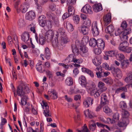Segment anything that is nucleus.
Instances as JSON below:
<instances>
[{
	"instance_id": "obj_1",
	"label": "nucleus",
	"mask_w": 132,
	"mask_h": 132,
	"mask_svg": "<svg viewBox=\"0 0 132 132\" xmlns=\"http://www.w3.org/2000/svg\"><path fill=\"white\" fill-rule=\"evenodd\" d=\"M64 34L63 29L62 28L59 29L57 31L56 30H50L46 32V36H47L48 38H49L50 40H52V39L54 36L55 37L57 38L58 36H60L61 37L64 36Z\"/></svg>"
},
{
	"instance_id": "obj_2",
	"label": "nucleus",
	"mask_w": 132,
	"mask_h": 132,
	"mask_svg": "<svg viewBox=\"0 0 132 132\" xmlns=\"http://www.w3.org/2000/svg\"><path fill=\"white\" fill-rule=\"evenodd\" d=\"M131 32V29L130 28L124 30L123 32H122L121 30L118 28L116 30L115 34L116 36L119 35L120 39L122 40L126 41L128 40V38L127 35Z\"/></svg>"
},
{
	"instance_id": "obj_3",
	"label": "nucleus",
	"mask_w": 132,
	"mask_h": 132,
	"mask_svg": "<svg viewBox=\"0 0 132 132\" xmlns=\"http://www.w3.org/2000/svg\"><path fill=\"white\" fill-rule=\"evenodd\" d=\"M29 92L28 87L24 85H19L17 88V94L20 97L26 95V93H28Z\"/></svg>"
},
{
	"instance_id": "obj_4",
	"label": "nucleus",
	"mask_w": 132,
	"mask_h": 132,
	"mask_svg": "<svg viewBox=\"0 0 132 132\" xmlns=\"http://www.w3.org/2000/svg\"><path fill=\"white\" fill-rule=\"evenodd\" d=\"M87 90L88 93L91 95H94L95 98L99 97L102 92L98 90H97L95 86L91 85H90L89 87H87Z\"/></svg>"
},
{
	"instance_id": "obj_5",
	"label": "nucleus",
	"mask_w": 132,
	"mask_h": 132,
	"mask_svg": "<svg viewBox=\"0 0 132 132\" xmlns=\"http://www.w3.org/2000/svg\"><path fill=\"white\" fill-rule=\"evenodd\" d=\"M91 27L93 35L94 36H98L99 33V30L97 27V21H94L93 22Z\"/></svg>"
},
{
	"instance_id": "obj_6",
	"label": "nucleus",
	"mask_w": 132,
	"mask_h": 132,
	"mask_svg": "<svg viewBox=\"0 0 132 132\" xmlns=\"http://www.w3.org/2000/svg\"><path fill=\"white\" fill-rule=\"evenodd\" d=\"M42 105L44 109L43 113L45 116L46 117H51L52 114L49 110V106L47 105V104L43 102Z\"/></svg>"
},
{
	"instance_id": "obj_7",
	"label": "nucleus",
	"mask_w": 132,
	"mask_h": 132,
	"mask_svg": "<svg viewBox=\"0 0 132 132\" xmlns=\"http://www.w3.org/2000/svg\"><path fill=\"white\" fill-rule=\"evenodd\" d=\"M35 37L37 42L41 45H43L46 42V38L42 34H40L38 37L37 34H35Z\"/></svg>"
},
{
	"instance_id": "obj_8",
	"label": "nucleus",
	"mask_w": 132,
	"mask_h": 132,
	"mask_svg": "<svg viewBox=\"0 0 132 132\" xmlns=\"http://www.w3.org/2000/svg\"><path fill=\"white\" fill-rule=\"evenodd\" d=\"M111 72L116 79H120L122 77L121 71L119 69H116L115 68H112L111 69Z\"/></svg>"
},
{
	"instance_id": "obj_9",
	"label": "nucleus",
	"mask_w": 132,
	"mask_h": 132,
	"mask_svg": "<svg viewBox=\"0 0 132 132\" xmlns=\"http://www.w3.org/2000/svg\"><path fill=\"white\" fill-rule=\"evenodd\" d=\"M103 19L104 26H107L110 23L111 21V13H109L104 15Z\"/></svg>"
},
{
	"instance_id": "obj_10",
	"label": "nucleus",
	"mask_w": 132,
	"mask_h": 132,
	"mask_svg": "<svg viewBox=\"0 0 132 132\" xmlns=\"http://www.w3.org/2000/svg\"><path fill=\"white\" fill-rule=\"evenodd\" d=\"M128 44V43L126 41L123 42L119 45V50L121 51L126 53Z\"/></svg>"
},
{
	"instance_id": "obj_11",
	"label": "nucleus",
	"mask_w": 132,
	"mask_h": 132,
	"mask_svg": "<svg viewBox=\"0 0 132 132\" xmlns=\"http://www.w3.org/2000/svg\"><path fill=\"white\" fill-rule=\"evenodd\" d=\"M35 18V13L32 11L27 12L26 14L25 18L26 20L31 21Z\"/></svg>"
},
{
	"instance_id": "obj_12",
	"label": "nucleus",
	"mask_w": 132,
	"mask_h": 132,
	"mask_svg": "<svg viewBox=\"0 0 132 132\" xmlns=\"http://www.w3.org/2000/svg\"><path fill=\"white\" fill-rule=\"evenodd\" d=\"M79 83L83 87H85L87 89V87H90V85H89L87 84L86 78L85 76H80L79 79Z\"/></svg>"
},
{
	"instance_id": "obj_13",
	"label": "nucleus",
	"mask_w": 132,
	"mask_h": 132,
	"mask_svg": "<svg viewBox=\"0 0 132 132\" xmlns=\"http://www.w3.org/2000/svg\"><path fill=\"white\" fill-rule=\"evenodd\" d=\"M47 15L49 18H51L53 20H54V23L55 26H59V20L57 18L55 19V16L51 12H47Z\"/></svg>"
},
{
	"instance_id": "obj_14",
	"label": "nucleus",
	"mask_w": 132,
	"mask_h": 132,
	"mask_svg": "<svg viewBox=\"0 0 132 132\" xmlns=\"http://www.w3.org/2000/svg\"><path fill=\"white\" fill-rule=\"evenodd\" d=\"M108 102V97L105 93H103L101 95V104L103 106L107 104Z\"/></svg>"
},
{
	"instance_id": "obj_15",
	"label": "nucleus",
	"mask_w": 132,
	"mask_h": 132,
	"mask_svg": "<svg viewBox=\"0 0 132 132\" xmlns=\"http://www.w3.org/2000/svg\"><path fill=\"white\" fill-rule=\"evenodd\" d=\"M80 54L83 57H86L88 56V54L87 53L88 50L87 48L85 45L80 46Z\"/></svg>"
},
{
	"instance_id": "obj_16",
	"label": "nucleus",
	"mask_w": 132,
	"mask_h": 132,
	"mask_svg": "<svg viewBox=\"0 0 132 132\" xmlns=\"http://www.w3.org/2000/svg\"><path fill=\"white\" fill-rule=\"evenodd\" d=\"M79 43L78 41L76 40L75 42V44H73L72 45V48L73 52L77 55L79 53L78 50V49Z\"/></svg>"
},
{
	"instance_id": "obj_17",
	"label": "nucleus",
	"mask_w": 132,
	"mask_h": 132,
	"mask_svg": "<svg viewBox=\"0 0 132 132\" xmlns=\"http://www.w3.org/2000/svg\"><path fill=\"white\" fill-rule=\"evenodd\" d=\"M57 38L55 37L54 39L52 41V45L54 47H57L58 49L61 50L62 48V46L59 44Z\"/></svg>"
},
{
	"instance_id": "obj_18",
	"label": "nucleus",
	"mask_w": 132,
	"mask_h": 132,
	"mask_svg": "<svg viewBox=\"0 0 132 132\" xmlns=\"http://www.w3.org/2000/svg\"><path fill=\"white\" fill-rule=\"evenodd\" d=\"M21 39L25 43L27 42L29 39V35L28 32H24L21 35Z\"/></svg>"
},
{
	"instance_id": "obj_19",
	"label": "nucleus",
	"mask_w": 132,
	"mask_h": 132,
	"mask_svg": "<svg viewBox=\"0 0 132 132\" xmlns=\"http://www.w3.org/2000/svg\"><path fill=\"white\" fill-rule=\"evenodd\" d=\"M48 94L52 98L54 99L57 98V97L56 91L53 89L49 90Z\"/></svg>"
},
{
	"instance_id": "obj_20",
	"label": "nucleus",
	"mask_w": 132,
	"mask_h": 132,
	"mask_svg": "<svg viewBox=\"0 0 132 132\" xmlns=\"http://www.w3.org/2000/svg\"><path fill=\"white\" fill-rule=\"evenodd\" d=\"M98 90L102 92L105 91L107 89V88L105 86V84L102 81H100L98 84Z\"/></svg>"
},
{
	"instance_id": "obj_21",
	"label": "nucleus",
	"mask_w": 132,
	"mask_h": 132,
	"mask_svg": "<svg viewBox=\"0 0 132 132\" xmlns=\"http://www.w3.org/2000/svg\"><path fill=\"white\" fill-rule=\"evenodd\" d=\"M92 61L93 63L96 66L99 65L101 63V57L99 56L95 57L93 59Z\"/></svg>"
},
{
	"instance_id": "obj_22",
	"label": "nucleus",
	"mask_w": 132,
	"mask_h": 132,
	"mask_svg": "<svg viewBox=\"0 0 132 132\" xmlns=\"http://www.w3.org/2000/svg\"><path fill=\"white\" fill-rule=\"evenodd\" d=\"M93 99L91 98H87L83 102L84 106L86 107H88L91 104L92 105L93 103Z\"/></svg>"
},
{
	"instance_id": "obj_23",
	"label": "nucleus",
	"mask_w": 132,
	"mask_h": 132,
	"mask_svg": "<svg viewBox=\"0 0 132 132\" xmlns=\"http://www.w3.org/2000/svg\"><path fill=\"white\" fill-rule=\"evenodd\" d=\"M78 29L79 30L81 29V32L84 35L87 34L89 30L88 27L84 25H82L81 27H79Z\"/></svg>"
},
{
	"instance_id": "obj_24",
	"label": "nucleus",
	"mask_w": 132,
	"mask_h": 132,
	"mask_svg": "<svg viewBox=\"0 0 132 132\" xmlns=\"http://www.w3.org/2000/svg\"><path fill=\"white\" fill-rule=\"evenodd\" d=\"M42 62L39 61L36 65V68L37 70L40 72H43L45 70V68H43L42 67Z\"/></svg>"
},
{
	"instance_id": "obj_25",
	"label": "nucleus",
	"mask_w": 132,
	"mask_h": 132,
	"mask_svg": "<svg viewBox=\"0 0 132 132\" xmlns=\"http://www.w3.org/2000/svg\"><path fill=\"white\" fill-rule=\"evenodd\" d=\"M97 46L98 48L103 50L105 47V43L104 41L101 39H98Z\"/></svg>"
},
{
	"instance_id": "obj_26",
	"label": "nucleus",
	"mask_w": 132,
	"mask_h": 132,
	"mask_svg": "<svg viewBox=\"0 0 132 132\" xmlns=\"http://www.w3.org/2000/svg\"><path fill=\"white\" fill-rule=\"evenodd\" d=\"M76 56L74 54H70L67 57L66 59V61L67 63H68L72 62H74Z\"/></svg>"
},
{
	"instance_id": "obj_27",
	"label": "nucleus",
	"mask_w": 132,
	"mask_h": 132,
	"mask_svg": "<svg viewBox=\"0 0 132 132\" xmlns=\"http://www.w3.org/2000/svg\"><path fill=\"white\" fill-rule=\"evenodd\" d=\"M125 81L128 84H132V73H129L127 75L125 79Z\"/></svg>"
},
{
	"instance_id": "obj_28",
	"label": "nucleus",
	"mask_w": 132,
	"mask_h": 132,
	"mask_svg": "<svg viewBox=\"0 0 132 132\" xmlns=\"http://www.w3.org/2000/svg\"><path fill=\"white\" fill-rule=\"evenodd\" d=\"M128 122V120L127 119H123L122 120V121L118 123V125L120 127L126 126Z\"/></svg>"
},
{
	"instance_id": "obj_29",
	"label": "nucleus",
	"mask_w": 132,
	"mask_h": 132,
	"mask_svg": "<svg viewBox=\"0 0 132 132\" xmlns=\"http://www.w3.org/2000/svg\"><path fill=\"white\" fill-rule=\"evenodd\" d=\"M76 0H67V5L68 8H72L74 7L73 5L76 3Z\"/></svg>"
},
{
	"instance_id": "obj_30",
	"label": "nucleus",
	"mask_w": 132,
	"mask_h": 132,
	"mask_svg": "<svg viewBox=\"0 0 132 132\" xmlns=\"http://www.w3.org/2000/svg\"><path fill=\"white\" fill-rule=\"evenodd\" d=\"M21 98L20 104L22 106L25 105L27 103V100L28 98L27 96L25 95L21 97Z\"/></svg>"
},
{
	"instance_id": "obj_31",
	"label": "nucleus",
	"mask_w": 132,
	"mask_h": 132,
	"mask_svg": "<svg viewBox=\"0 0 132 132\" xmlns=\"http://www.w3.org/2000/svg\"><path fill=\"white\" fill-rule=\"evenodd\" d=\"M89 45L90 46L93 47H95L97 44V40L94 38L90 39L89 41Z\"/></svg>"
},
{
	"instance_id": "obj_32",
	"label": "nucleus",
	"mask_w": 132,
	"mask_h": 132,
	"mask_svg": "<svg viewBox=\"0 0 132 132\" xmlns=\"http://www.w3.org/2000/svg\"><path fill=\"white\" fill-rule=\"evenodd\" d=\"M114 30V27L112 25H110L108 26L106 29H105V31L106 33L111 34Z\"/></svg>"
},
{
	"instance_id": "obj_33",
	"label": "nucleus",
	"mask_w": 132,
	"mask_h": 132,
	"mask_svg": "<svg viewBox=\"0 0 132 132\" xmlns=\"http://www.w3.org/2000/svg\"><path fill=\"white\" fill-rule=\"evenodd\" d=\"M44 55L45 57L47 60L49 59L50 57V53L49 49L47 47L45 48Z\"/></svg>"
},
{
	"instance_id": "obj_34",
	"label": "nucleus",
	"mask_w": 132,
	"mask_h": 132,
	"mask_svg": "<svg viewBox=\"0 0 132 132\" xmlns=\"http://www.w3.org/2000/svg\"><path fill=\"white\" fill-rule=\"evenodd\" d=\"M117 53V51L116 50H111L106 52L105 55H108L109 56L112 57L114 56Z\"/></svg>"
},
{
	"instance_id": "obj_35",
	"label": "nucleus",
	"mask_w": 132,
	"mask_h": 132,
	"mask_svg": "<svg viewBox=\"0 0 132 132\" xmlns=\"http://www.w3.org/2000/svg\"><path fill=\"white\" fill-rule=\"evenodd\" d=\"M65 84L68 86H70L73 84V79L70 77H68L65 80Z\"/></svg>"
},
{
	"instance_id": "obj_36",
	"label": "nucleus",
	"mask_w": 132,
	"mask_h": 132,
	"mask_svg": "<svg viewBox=\"0 0 132 132\" xmlns=\"http://www.w3.org/2000/svg\"><path fill=\"white\" fill-rule=\"evenodd\" d=\"M91 24V21L89 18L86 19L84 21V23L82 25H84L85 26L87 27H90Z\"/></svg>"
},
{
	"instance_id": "obj_37",
	"label": "nucleus",
	"mask_w": 132,
	"mask_h": 132,
	"mask_svg": "<svg viewBox=\"0 0 132 132\" xmlns=\"http://www.w3.org/2000/svg\"><path fill=\"white\" fill-rule=\"evenodd\" d=\"M89 126L90 130L92 131H93L95 129L96 126L95 123H94V121L92 120L90 122Z\"/></svg>"
},
{
	"instance_id": "obj_38",
	"label": "nucleus",
	"mask_w": 132,
	"mask_h": 132,
	"mask_svg": "<svg viewBox=\"0 0 132 132\" xmlns=\"http://www.w3.org/2000/svg\"><path fill=\"white\" fill-rule=\"evenodd\" d=\"M128 60H123L122 61L120 64L121 68L123 69L126 68L129 64Z\"/></svg>"
},
{
	"instance_id": "obj_39",
	"label": "nucleus",
	"mask_w": 132,
	"mask_h": 132,
	"mask_svg": "<svg viewBox=\"0 0 132 132\" xmlns=\"http://www.w3.org/2000/svg\"><path fill=\"white\" fill-rule=\"evenodd\" d=\"M66 27L69 31L71 32L74 30L73 25L69 23H66Z\"/></svg>"
},
{
	"instance_id": "obj_40",
	"label": "nucleus",
	"mask_w": 132,
	"mask_h": 132,
	"mask_svg": "<svg viewBox=\"0 0 132 132\" xmlns=\"http://www.w3.org/2000/svg\"><path fill=\"white\" fill-rule=\"evenodd\" d=\"M45 27H46V29L49 30L48 31L50 30L52 27V22L50 21H47L46 22V25Z\"/></svg>"
},
{
	"instance_id": "obj_41",
	"label": "nucleus",
	"mask_w": 132,
	"mask_h": 132,
	"mask_svg": "<svg viewBox=\"0 0 132 132\" xmlns=\"http://www.w3.org/2000/svg\"><path fill=\"white\" fill-rule=\"evenodd\" d=\"M91 112L89 111L88 109L85 110L84 112V113L86 117H87L90 118H92L93 116L91 114Z\"/></svg>"
},
{
	"instance_id": "obj_42",
	"label": "nucleus",
	"mask_w": 132,
	"mask_h": 132,
	"mask_svg": "<svg viewBox=\"0 0 132 132\" xmlns=\"http://www.w3.org/2000/svg\"><path fill=\"white\" fill-rule=\"evenodd\" d=\"M31 31L33 33H35L36 32L35 28L36 27L35 24L33 23H32L29 26Z\"/></svg>"
},
{
	"instance_id": "obj_43",
	"label": "nucleus",
	"mask_w": 132,
	"mask_h": 132,
	"mask_svg": "<svg viewBox=\"0 0 132 132\" xmlns=\"http://www.w3.org/2000/svg\"><path fill=\"white\" fill-rule=\"evenodd\" d=\"M81 11L85 13L92 14L93 13L92 9H81Z\"/></svg>"
},
{
	"instance_id": "obj_44",
	"label": "nucleus",
	"mask_w": 132,
	"mask_h": 132,
	"mask_svg": "<svg viewBox=\"0 0 132 132\" xmlns=\"http://www.w3.org/2000/svg\"><path fill=\"white\" fill-rule=\"evenodd\" d=\"M103 111L106 113H111L112 110L108 106H105L103 108Z\"/></svg>"
},
{
	"instance_id": "obj_45",
	"label": "nucleus",
	"mask_w": 132,
	"mask_h": 132,
	"mask_svg": "<svg viewBox=\"0 0 132 132\" xmlns=\"http://www.w3.org/2000/svg\"><path fill=\"white\" fill-rule=\"evenodd\" d=\"M121 114L122 117L123 118H126L129 116L128 112L127 111L124 110H122Z\"/></svg>"
},
{
	"instance_id": "obj_46",
	"label": "nucleus",
	"mask_w": 132,
	"mask_h": 132,
	"mask_svg": "<svg viewBox=\"0 0 132 132\" xmlns=\"http://www.w3.org/2000/svg\"><path fill=\"white\" fill-rule=\"evenodd\" d=\"M119 107L123 110L126 108V104L125 102L123 101H121L119 103Z\"/></svg>"
},
{
	"instance_id": "obj_47",
	"label": "nucleus",
	"mask_w": 132,
	"mask_h": 132,
	"mask_svg": "<svg viewBox=\"0 0 132 132\" xmlns=\"http://www.w3.org/2000/svg\"><path fill=\"white\" fill-rule=\"evenodd\" d=\"M103 67L106 70H111L112 68L114 67H109L107 63H105L103 64Z\"/></svg>"
},
{
	"instance_id": "obj_48",
	"label": "nucleus",
	"mask_w": 132,
	"mask_h": 132,
	"mask_svg": "<svg viewBox=\"0 0 132 132\" xmlns=\"http://www.w3.org/2000/svg\"><path fill=\"white\" fill-rule=\"evenodd\" d=\"M96 124L97 125V126L99 127H103L104 128H106L107 129H108L109 130H110V129L109 127L107 125H104L102 123H101L99 122H97L96 123Z\"/></svg>"
},
{
	"instance_id": "obj_49",
	"label": "nucleus",
	"mask_w": 132,
	"mask_h": 132,
	"mask_svg": "<svg viewBox=\"0 0 132 132\" xmlns=\"http://www.w3.org/2000/svg\"><path fill=\"white\" fill-rule=\"evenodd\" d=\"M89 38L87 36L84 37L82 39V41L84 44V45H85L88 42Z\"/></svg>"
},
{
	"instance_id": "obj_50",
	"label": "nucleus",
	"mask_w": 132,
	"mask_h": 132,
	"mask_svg": "<svg viewBox=\"0 0 132 132\" xmlns=\"http://www.w3.org/2000/svg\"><path fill=\"white\" fill-rule=\"evenodd\" d=\"M103 81L106 84H111L112 83V80L111 78H107L104 79Z\"/></svg>"
},
{
	"instance_id": "obj_51",
	"label": "nucleus",
	"mask_w": 132,
	"mask_h": 132,
	"mask_svg": "<svg viewBox=\"0 0 132 132\" xmlns=\"http://www.w3.org/2000/svg\"><path fill=\"white\" fill-rule=\"evenodd\" d=\"M18 26L20 28L24 26V20L22 19H20L18 22Z\"/></svg>"
},
{
	"instance_id": "obj_52",
	"label": "nucleus",
	"mask_w": 132,
	"mask_h": 132,
	"mask_svg": "<svg viewBox=\"0 0 132 132\" xmlns=\"http://www.w3.org/2000/svg\"><path fill=\"white\" fill-rule=\"evenodd\" d=\"M116 57L119 60H123L125 58V56L122 54L119 53L116 55Z\"/></svg>"
},
{
	"instance_id": "obj_53",
	"label": "nucleus",
	"mask_w": 132,
	"mask_h": 132,
	"mask_svg": "<svg viewBox=\"0 0 132 132\" xmlns=\"http://www.w3.org/2000/svg\"><path fill=\"white\" fill-rule=\"evenodd\" d=\"M73 20L75 23L78 24L79 22L80 18L78 15H76L73 17Z\"/></svg>"
},
{
	"instance_id": "obj_54",
	"label": "nucleus",
	"mask_w": 132,
	"mask_h": 132,
	"mask_svg": "<svg viewBox=\"0 0 132 132\" xmlns=\"http://www.w3.org/2000/svg\"><path fill=\"white\" fill-rule=\"evenodd\" d=\"M83 60L81 59H77L76 57L75 58V59L74 61V63H77L79 64H80L82 63L83 62Z\"/></svg>"
},
{
	"instance_id": "obj_55",
	"label": "nucleus",
	"mask_w": 132,
	"mask_h": 132,
	"mask_svg": "<svg viewBox=\"0 0 132 132\" xmlns=\"http://www.w3.org/2000/svg\"><path fill=\"white\" fill-rule=\"evenodd\" d=\"M95 71H96V73H97V72L99 73H102L103 72L102 68L99 67H98L95 69Z\"/></svg>"
},
{
	"instance_id": "obj_56",
	"label": "nucleus",
	"mask_w": 132,
	"mask_h": 132,
	"mask_svg": "<svg viewBox=\"0 0 132 132\" xmlns=\"http://www.w3.org/2000/svg\"><path fill=\"white\" fill-rule=\"evenodd\" d=\"M80 105V103L79 102L75 104L72 103L71 104V106L76 109Z\"/></svg>"
},
{
	"instance_id": "obj_57",
	"label": "nucleus",
	"mask_w": 132,
	"mask_h": 132,
	"mask_svg": "<svg viewBox=\"0 0 132 132\" xmlns=\"http://www.w3.org/2000/svg\"><path fill=\"white\" fill-rule=\"evenodd\" d=\"M93 8H102V5L101 3L96 4L93 5Z\"/></svg>"
},
{
	"instance_id": "obj_58",
	"label": "nucleus",
	"mask_w": 132,
	"mask_h": 132,
	"mask_svg": "<svg viewBox=\"0 0 132 132\" xmlns=\"http://www.w3.org/2000/svg\"><path fill=\"white\" fill-rule=\"evenodd\" d=\"M103 50L100 48H96L95 49V52L96 54H99L101 52V50Z\"/></svg>"
},
{
	"instance_id": "obj_59",
	"label": "nucleus",
	"mask_w": 132,
	"mask_h": 132,
	"mask_svg": "<svg viewBox=\"0 0 132 132\" xmlns=\"http://www.w3.org/2000/svg\"><path fill=\"white\" fill-rule=\"evenodd\" d=\"M127 24L126 22L125 21H123L122 23L121 26L122 27L123 29H126H126L127 27Z\"/></svg>"
},
{
	"instance_id": "obj_60",
	"label": "nucleus",
	"mask_w": 132,
	"mask_h": 132,
	"mask_svg": "<svg viewBox=\"0 0 132 132\" xmlns=\"http://www.w3.org/2000/svg\"><path fill=\"white\" fill-rule=\"evenodd\" d=\"M45 16L44 15H42L39 16L38 18L39 22L45 21Z\"/></svg>"
},
{
	"instance_id": "obj_61",
	"label": "nucleus",
	"mask_w": 132,
	"mask_h": 132,
	"mask_svg": "<svg viewBox=\"0 0 132 132\" xmlns=\"http://www.w3.org/2000/svg\"><path fill=\"white\" fill-rule=\"evenodd\" d=\"M68 11L69 14L70 15H73L75 13L74 9H68Z\"/></svg>"
},
{
	"instance_id": "obj_62",
	"label": "nucleus",
	"mask_w": 132,
	"mask_h": 132,
	"mask_svg": "<svg viewBox=\"0 0 132 132\" xmlns=\"http://www.w3.org/2000/svg\"><path fill=\"white\" fill-rule=\"evenodd\" d=\"M75 92L76 93H80L82 95L85 93V91L84 89L79 90L78 89H77V91H75Z\"/></svg>"
},
{
	"instance_id": "obj_63",
	"label": "nucleus",
	"mask_w": 132,
	"mask_h": 132,
	"mask_svg": "<svg viewBox=\"0 0 132 132\" xmlns=\"http://www.w3.org/2000/svg\"><path fill=\"white\" fill-rule=\"evenodd\" d=\"M61 40L64 43H67L68 42V38L66 37H64V36L61 37Z\"/></svg>"
},
{
	"instance_id": "obj_64",
	"label": "nucleus",
	"mask_w": 132,
	"mask_h": 132,
	"mask_svg": "<svg viewBox=\"0 0 132 132\" xmlns=\"http://www.w3.org/2000/svg\"><path fill=\"white\" fill-rule=\"evenodd\" d=\"M86 73L92 77H94L93 73L89 69L88 70Z\"/></svg>"
}]
</instances>
